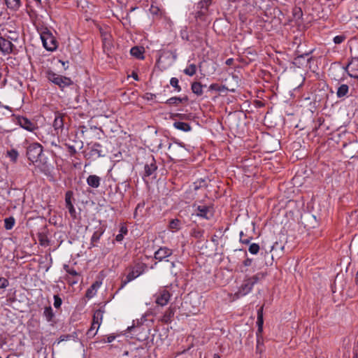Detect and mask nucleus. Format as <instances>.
Here are the masks:
<instances>
[{"mask_svg":"<svg viewBox=\"0 0 358 358\" xmlns=\"http://www.w3.org/2000/svg\"><path fill=\"white\" fill-rule=\"evenodd\" d=\"M263 324H264L263 307H261L257 311V325L258 327V329L256 332L257 337H259V335H262V331H263Z\"/></svg>","mask_w":358,"mask_h":358,"instance_id":"18","label":"nucleus"},{"mask_svg":"<svg viewBox=\"0 0 358 358\" xmlns=\"http://www.w3.org/2000/svg\"><path fill=\"white\" fill-rule=\"evenodd\" d=\"M17 122L22 128L29 131H33L35 129V124L26 117H19Z\"/></svg>","mask_w":358,"mask_h":358,"instance_id":"17","label":"nucleus"},{"mask_svg":"<svg viewBox=\"0 0 358 358\" xmlns=\"http://www.w3.org/2000/svg\"><path fill=\"white\" fill-rule=\"evenodd\" d=\"M170 84L178 92L181 91V87L179 85V81L177 78H171L170 80Z\"/></svg>","mask_w":358,"mask_h":358,"instance_id":"35","label":"nucleus"},{"mask_svg":"<svg viewBox=\"0 0 358 358\" xmlns=\"http://www.w3.org/2000/svg\"><path fill=\"white\" fill-rule=\"evenodd\" d=\"M264 277V273H258L252 277L245 278L238 290L234 294V298L237 299L248 294L252 290L254 285Z\"/></svg>","mask_w":358,"mask_h":358,"instance_id":"1","label":"nucleus"},{"mask_svg":"<svg viewBox=\"0 0 358 358\" xmlns=\"http://www.w3.org/2000/svg\"><path fill=\"white\" fill-rule=\"evenodd\" d=\"M171 296L167 289H161L154 295L155 303L160 306H164L169 303Z\"/></svg>","mask_w":358,"mask_h":358,"instance_id":"9","label":"nucleus"},{"mask_svg":"<svg viewBox=\"0 0 358 358\" xmlns=\"http://www.w3.org/2000/svg\"><path fill=\"white\" fill-rule=\"evenodd\" d=\"M172 253V250L166 247H161L155 252L154 257L159 262H162L166 257H170Z\"/></svg>","mask_w":358,"mask_h":358,"instance_id":"13","label":"nucleus"},{"mask_svg":"<svg viewBox=\"0 0 358 358\" xmlns=\"http://www.w3.org/2000/svg\"><path fill=\"white\" fill-rule=\"evenodd\" d=\"M143 329L141 324H138L136 326L133 324L130 327H128L127 329V333L131 334V337H136L138 336V333Z\"/></svg>","mask_w":358,"mask_h":358,"instance_id":"23","label":"nucleus"},{"mask_svg":"<svg viewBox=\"0 0 358 358\" xmlns=\"http://www.w3.org/2000/svg\"><path fill=\"white\" fill-rule=\"evenodd\" d=\"M9 285L8 279L0 277V289H5Z\"/></svg>","mask_w":358,"mask_h":358,"instance_id":"41","label":"nucleus"},{"mask_svg":"<svg viewBox=\"0 0 358 358\" xmlns=\"http://www.w3.org/2000/svg\"><path fill=\"white\" fill-rule=\"evenodd\" d=\"M37 5H40L41 3V0H34Z\"/></svg>","mask_w":358,"mask_h":358,"instance_id":"52","label":"nucleus"},{"mask_svg":"<svg viewBox=\"0 0 358 358\" xmlns=\"http://www.w3.org/2000/svg\"><path fill=\"white\" fill-rule=\"evenodd\" d=\"M193 208L194 212L192 215H196L206 220H210L213 215V210L210 206L194 204Z\"/></svg>","mask_w":358,"mask_h":358,"instance_id":"7","label":"nucleus"},{"mask_svg":"<svg viewBox=\"0 0 358 358\" xmlns=\"http://www.w3.org/2000/svg\"><path fill=\"white\" fill-rule=\"evenodd\" d=\"M47 77L50 82L58 85L61 89H64L73 84L71 78L56 74L52 71L48 72Z\"/></svg>","mask_w":358,"mask_h":358,"instance_id":"6","label":"nucleus"},{"mask_svg":"<svg viewBox=\"0 0 358 358\" xmlns=\"http://www.w3.org/2000/svg\"><path fill=\"white\" fill-rule=\"evenodd\" d=\"M147 268V265L143 262L136 263L126 276L125 280L121 282L120 289H122L127 283L142 275Z\"/></svg>","mask_w":358,"mask_h":358,"instance_id":"3","label":"nucleus"},{"mask_svg":"<svg viewBox=\"0 0 358 358\" xmlns=\"http://www.w3.org/2000/svg\"><path fill=\"white\" fill-rule=\"evenodd\" d=\"M101 178L96 175H90L87 178V183L93 188H97L100 185Z\"/></svg>","mask_w":358,"mask_h":358,"instance_id":"20","label":"nucleus"},{"mask_svg":"<svg viewBox=\"0 0 358 358\" xmlns=\"http://www.w3.org/2000/svg\"><path fill=\"white\" fill-rule=\"evenodd\" d=\"M105 231V228L103 227H99L92 234L90 239V244L92 247L97 246L96 243L99 241L101 236L103 234Z\"/></svg>","mask_w":358,"mask_h":358,"instance_id":"16","label":"nucleus"},{"mask_svg":"<svg viewBox=\"0 0 358 358\" xmlns=\"http://www.w3.org/2000/svg\"><path fill=\"white\" fill-rule=\"evenodd\" d=\"M15 225V219L13 217H7L4 220V227L7 230L11 229Z\"/></svg>","mask_w":358,"mask_h":358,"instance_id":"32","label":"nucleus"},{"mask_svg":"<svg viewBox=\"0 0 358 358\" xmlns=\"http://www.w3.org/2000/svg\"><path fill=\"white\" fill-rule=\"evenodd\" d=\"M349 91L348 85L343 84L337 90L336 95L338 97L341 98L347 95Z\"/></svg>","mask_w":358,"mask_h":358,"instance_id":"27","label":"nucleus"},{"mask_svg":"<svg viewBox=\"0 0 358 358\" xmlns=\"http://www.w3.org/2000/svg\"><path fill=\"white\" fill-rule=\"evenodd\" d=\"M171 266L173 267L175 266L174 262H171Z\"/></svg>","mask_w":358,"mask_h":358,"instance_id":"55","label":"nucleus"},{"mask_svg":"<svg viewBox=\"0 0 358 358\" xmlns=\"http://www.w3.org/2000/svg\"><path fill=\"white\" fill-rule=\"evenodd\" d=\"M157 166L156 165V163L154 160V159L152 158L150 163H146L145 164V166H144V170H145V173H144V176L145 177H148V176H150L151 175H152L157 170Z\"/></svg>","mask_w":358,"mask_h":358,"instance_id":"19","label":"nucleus"},{"mask_svg":"<svg viewBox=\"0 0 358 358\" xmlns=\"http://www.w3.org/2000/svg\"><path fill=\"white\" fill-rule=\"evenodd\" d=\"M119 233L122 234L123 236L127 234L128 229L125 225H122L120 228Z\"/></svg>","mask_w":358,"mask_h":358,"instance_id":"43","label":"nucleus"},{"mask_svg":"<svg viewBox=\"0 0 358 358\" xmlns=\"http://www.w3.org/2000/svg\"><path fill=\"white\" fill-rule=\"evenodd\" d=\"M100 284L96 281L94 282L87 291L85 296L88 299H91L96 294L97 289L99 288Z\"/></svg>","mask_w":358,"mask_h":358,"instance_id":"22","label":"nucleus"},{"mask_svg":"<svg viewBox=\"0 0 358 358\" xmlns=\"http://www.w3.org/2000/svg\"><path fill=\"white\" fill-rule=\"evenodd\" d=\"M53 299H54V303H53L54 307L56 309L60 308L62 304V299H61V297L59 295L55 294V295H54Z\"/></svg>","mask_w":358,"mask_h":358,"instance_id":"37","label":"nucleus"},{"mask_svg":"<svg viewBox=\"0 0 358 358\" xmlns=\"http://www.w3.org/2000/svg\"><path fill=\"white\" fill-rule=\"evenodd\" d=\"M204 231L199 228H194L191 231V236L196 239L203 238Z\"/></svg>","mask_w":358,"mask_h":358,"instance_id":"31","label":"nucleus"},{"mask_svg":"<svg viewBox=\"0 0 358 358\" xmlns=\"http://www.w3.org/2000/svg\"><path fill=\"white\" fill-rule=\"evenodd\" d=\"M0 358H1V357L0 356Z\"/></svg>","mask_w":358,"mask_h":358,"instance_id":"59","label":"nucleus"},{"mask_svg":"<svg viewBox=\"0 0 358 358\" xmlns=\"http://www.w3.org/2000/svg\"><path fill=\"white\" fill-rule=\"evenodd\" d=\"M211 0H202L201 3H206V5H208L210 3Z\"/></svg>","mask_w":358,"mask_h":358,"instance_id":"50","label":"nucleus"},{"mask_svg":"<svg viewBox=\"0 0 358 358\" xmlns=\"http://www.w3.org/2000/svg\"><path fill=\"white\" fill-rule=\"evenodd\" d=\"M7 6L13 10H16L19 8L20 4V0H5Z\"/></svg>","mask_w":358,"mask_h":358,"instance_id":"30","label":"nucleus"},{"mask_svg":"<svg viewBox=\"0 0 358 358\" xmlns=\"http://www.w3.org/2000/svg\"><path fill=\"white\" fill-rule=\"evenodd\" d=\"M52 145H57L56 143H55L54 141H52Z\"/></svg>","mask_w":358,"mask_h":358,"instance_id":"56","label":"nucleus"},{"mask_svg":"<svg viewBox=\"0 0 358 358\" xmlns=\"http://www.w3.org/2000/svg\"><path fill=\"white\" fill-rule=\"evenodd\" d=\"M192 91L197 96H201L203 94V85L199 82H194L191 86Z\"/></svg>","mask_w":358,"mask_h":358,"instance_id":"26","label":"nucleus"},{"mask_svg":"<svg viewBox=\"0 0 358 358\" xmlns=\"http://www.w3.org/2000/svg\"><path fill=\"white\" fill-rule=\"evenodd\" d=\"M230 61H231V59H228V60L227 61V64H229V63H230Z\"/></svg>","mask_w":358,"mask_h":358,"instance_id":"54","label":"nucleus"},{"mask_svg":"<svg viewBox=\"0 0 358 358\" xmlns=\"http://www.w3.org/2000/svg\"><path fill=\"white\" fill-rule=\"evenodd\" d=\"M248 250L251 254L256 255L259 251V245L257 243H252L250 245Z\"/></svg>","mask_w":358,"mask_h":358,"instance_id":"40","label":"nucleus"},{"mask_svg":"<svg viewBox=\"0 0 358 358\" xmlns=\"http://www.w3.org/2000/svg\"><path fill=\"white\" fill-rule=\"evenodd\" d=\"M43 47L48 51H54L57 48V41L52 31L47 27L38 29Z\"/></svg>","mask_w":358,"mask_h":358,"instance_id":"2","label":"nucleus"},{"mask_svg":"<svg viewBox=\"0 0 358 358\" xmlns=\"http://www.w3.org/2000/svg\"><path fill=\"white\" fill-rule=\"evenodd\" d=\"M63 268L66 273L64 276V280L70 286H73L78 283L81 275L73 267L70 266L68 264H64Z\"/></svg>","mask_w":358,"mask_h":358,"instance_id":"4","label":"nucleus"},{"mask_svg":"<svg viewBox=\"0 0 358 358\" xmlns=\"http://www.w3.org/2000/svg\"><path fill=\"white\" fill-rule=\"evenodd\" d=\"M130 53L132 56L139 59H144V48L142 47L135 46L130 50Z\"/></svg>","mask_w":358,"mask_h":358,"instance_id":"21","label":"nucleus"},{"mask_svg":"<svg viewBox=\"0 0 358 358\" xmlns=\"http://www.w3.org/2000/svg\"><path fill=\"white\" fill-rule=\"evenodd\" d=\"M103 317V310L98 309L94 312L91 327L87 332V335L89 337H93L96 334V332L102 322Z\"/></svg>","mask_w":358,"mask_h":358,"instance_id":"5","label":"nucleus"},{"mask_svg":"<svg viewBox=\"0 0 358 358\" xmlns=\"http://www.w3.org/2000/svg\"><path fill=\"white\" fill-rule=\"evenodd\" d=\"M183 100H184L183 99H181L180 97L173 96V97L169 99L166 101V103L169 104V105H178L179 103L182 102Z\"/></svg>","mask_w":358,"mask_h":358,"instance_id":"34","label":"nucleus"},{"mask_svg":"<svg viewBox=\"0 0 358 358\" xmlns=\"http://www.w3.org/2000/svg\"><path fill=\"white\" fill-rule=\"evenodd\" d=\"M73 196V193L71 190L67 191L65 194L66 207L68 209L71 217L75 219L76 217V212L72 203Z\"/></svg>","mask_w":358,"mask_h":358,"instance_id":"11","label":"nucleus"},{"mask_svg":"<svg viewBox=\"0 0 358 358\" xmlns=\"http://www.w3.org/2000/svg\"><path fill=\"white\" fill-rule=\"evenodd\" d=\"M71 136L76 138L77 136L73 135V136Z\"/></svg>","mask_w":358,"mask_h":358,"instance_id":"58","label":"nucleus"},{"mask_svg":"<svg viewBox=\"0 0 358 358\" xmlns=\"http://www.w3.org/2000/svg\"><path fill=\"white\" fill-rule=\"evenodd\" d=\"M357 271H358V270H357Z\"/></svg>","mask_w":358,"mask_h":358,"instance_id":"60","label":"nucleus"},{"mask_svg":"<svg viewBox=\"0 0 358 358\" xmlns=\"http://www.w3.org/2000/svg\"><path fill=\"white\" fill-rule=\"evenodd\" d=\"M210 89H211V90H217V85H216V84L210 85Z\"/></svg>","mask_w":358,"mask_h":358,"instance_id":"49","label":"nucleus"},{"mask_svg":"<svg viewBox=\"0 0 358 358\" xmlns=\"http://www.w3.org/2000/svg\"><path fill=\"white\" fill-rule=\"evenodd\" d=\"M176 307L170 306L163 314L160 321L165 324L171 323L176 313Z\"/></svg>","mask_w":358,"mask_h":358,"instance_id":"15","label":"nucleus"},{"mask_svg":"<svg viewBox=\"0 0 358 358\" xmlns=\"http://www.w3.org/2000/svg\"><path fill=\"white\" fill-rule=\"evenodd\" d=\"M145 207V202L144 201H142V202H140L137 204L136 208H135V210H134V217L135 219L137 218L138 215V212H142V210H143Z\"/></svg>","mask_w":358,"mask_h":358,"instance_id":"36","label":"nucleus"},{"mask_svg":"<svg viewBox=\"0 0 358 358\" xmlns=\"http://www.w3.org/2000/svg\"><path fill=\"white\" fill-rule=\"evenodd\" d=\"M183 72L189 76H192L196 72V66L194 64H191L184 69Z\"/></svg>","mask_w":358,"mask_h":358,"instance_id":"29","label":"nucleus"},{"mask_svg":"<svg viewBox=\"0 0 358 358\" xmlns=\"http://www.w3.org/2000/svg\"><path fill=\"white\" fill-rule=\"evenodd\" d=\"M355 284L357 285H358V271L357 272L356 275H355Z\"/></svg>","mask_w":358,"mask_h":358,"instance_id":"51","label":"nucleus"},{"mask_svg":"<svg viewBox=\"0 0 358 358\" xmlns=\"http://www.w3.org/2000/svg\"><path fill=\"white\" fill-rule=\"evenodd\" d=\"M345 39V37L343 36H336L334 38V42L336 44H340Z\"/></svg>","mask_w":358,"mask_h":358,"instance_id":"42","label":"nucleus"},{"mask_svg":"<svg viewBox=\"0 0 358 358\" xmlns=\"http://www.w3.org/2000/svg\"><path fill=\"white\" fill-rule=\"evenodd\" d=\"M260 339H261V335H259V337H257V350L258 349V346L259 344H261V341H260Z\"/></svg>","mask_w":358,"mask_h":358,"instance_id":"48","label":"nucleus"},{"mask_svg":"<svg viewBox=\"0 0 358 358\" xmlns=\"http://www.w3.org/2000/svg\"><path fill=\"white\" fill-rule=\"evenodd\" d=\"M131 77L136 80H138V74L135 72H133L132 74H131Z\"/></svg>","mask_w":358,"mask_h":358,"instance_id":"47","label":"nucleus"},{"mask_svg":"<svg viewBox=\"0 0 358 358\" xmlns=\"http://www.w3.org/2000/svg\"><path fill=\"white\" fill-rule=\"evenodd\" d=\"M173 125L176 129L183 131H189L190 130V126L186 122H176Z\"/></svg>","mask_w":358,"mask_h":358,"instance_id":"28","label":"nucleus"},{"mask_svg":"<svg viewBox=\"0 0 358 358\" xmlns=\"http://www.w3.org/2000/svg\"><path fill=\"white\" fill-rule=\"evenodd\" d=\"M53 127H54L55 129L56 130L57 133L59 132V129H62L63 119H62V117L59 114L55 115Z\"/></svg>","mask_w":358,"mask_h":358,"instance_id":"25","label":"nucleus"},{"mask_svg":"<svg viewBox=\"0 0 358 358\" xmlns=\"http://www.w3.org/2000/svg\"><path fill=\"white\" fill-rule=\"evenodd\" d=\"M115 338V336H108V338H107V342L108 343H111L113 342Z\"/></svg>","mask_w":358,"mask_h":358,"instance_id":"46","label":"nucleus"},{"mask_svg":"<svg viewBox=\"0 0 358 358\" xmlns=\"http://www.w3.org/2000/svg\"><path fill=\"white\" fill-rule=\"evenodd\" d=\"M353 358H358L357 355H356L355 356L353 357Z\"/></svg>","mask_w":358,"mask_h":358,"instance_id":"57","label":"nucleus"},{"mask_svg":"<svg viewBox=\"0 0 358 358\" xmlns=\"http://www.w3.org/2000/svg\"><path fill=\"white\" fill-rule=\"evenodd\" d=\"M213 358H220V355L218 354H214Z\"/></svg>","mask_w":358,"mask_h":358,"instance_id":"53","label":"nucleus"},{"mask_svg":"<svg viewBox=\"0 0 358 358\" xmlns=\"http://www.w3.org/2000/svg\"><path fill=\"white\" fill-rule=\"evenodd\" d=\"M124 238V236L122 234H118L115 237V241L117 242H121Z\"/></svg>","mask_w":358,"mask_h":358,"instance_id":"45","label":"nucleus"},{"mask_svg":"<svg viewBox=\"0 0 358 358\" xmlns=\"http://www.w3.org/2000/svg\"><path fill=\"white\" fill-rule=\"evenodd\" d=\"M71 151L76 152L77 150H80L83 147V143L81 141L80 142H75L74 144H66Z\"/></svg>","mask_w":358,"mask_h":358,"instance_id":"33","label":"nucleus"},{"mask_svg":"<svg viewBox=\"0 0 358 358\" xmlns=\"http://www.w3.org/2000/svg\"><path fill=\"white\" fill-rule=\"evenodd\" d=\"M181 221L178 219H173L169 222V229L172 231H177L181 229Z\"/></svg>","mask_w":358,"mask_h":358,"instance_id":"24","label":"nucleus"},{"mask_svg":"<svg viewBox=\"0 0 358 358\" xmlns=\"http://www.w3.org/2000/svg\"><path fill=\"white\" fill-rule=\"evenodd\" d=\"M15 48L12 42L8 38L0 36V51L3 55L10 54Z\"/></svg>","mask_w":358,"mask_h":358,"instance_id":"10","label":"nucleus"},{"mask_svg":"<svg viewBox=\"0 0 358 358\" xmlns=\"http://www.w3.org/2000/svg\"><path fill=\"white\" fill-rule=\"evenodd\" d=\"M7 156L10 159L12 162H15L17 159L18 152L15 150H10L7 152Z\"/></svg>","mask_w":358,"mask_h":358,"instance_id":"38","label":"nucleus"},{"mask_svg":"<svg viewBox=\"0 0 358 358\" xmlns=\"http://www.w3.org/2000/svg\"><path fill=\"white\" fill-rule=\"evenodd\" d=\"M43 316L45 317L47 322L53 326L55 322V314L50 306H45L43 310Z\"/></svg>","mask_w":358,"mask_h":358,"instance_id":"14","label":"nucleus"},{"mask_svg":"<svg viewBox=\"0 0 358 358\" xmlns=\"http://www.w3.org/2000/svg\"><path fill=\"white\" fill-rule=\"evenodd\" d=\"M252 263V259L248 257L243 261V264L244 266H250Z\"/></svg>","mask_w":358,"mask_h":358,"instance_id":"44","label":"nucleus"},{"mask_svg":"<svg viewBox=\"0 0 358 358\" xmlns=\"http://www.w3.org/2000/svg\"><path fill=\"white\" fill-rule=\"evenodd\" d=\"M252 237L247 236L244 234L243 231L240 232V242L243 244H248L250 242Z\"/></svg>","mask_w":358,"mask_h":358,"instance_id":"39","label":"nucleus"},{"mask_svg":"<svg viewBox=\"0 0 358 358\" xmlns=\"http://www.w3.org/2000/svg\"><path fill=\"white\" fill-rule=\"evenodd\" d=\"M348 75L358 79V59H352L346 66Z\"/></svg>","mask_w":358,"mask_h":358,"instance_id":"12","label":"nucleus"},{"mask_svg":"<svg viewBox=\"0 0 358 358\" xmlns=\"http://www.w3.org/2000/svg\"><path fill=\"white\" fill-rule=\"evenodd\" d=\"M42 152V146L39 143H33L28 147L27 155L28 159L34 163L38 162Z\"/></svg>","mask_w":358,"mask_h":358,"instance_id":"8","label":"nucleus"}]
</instances>
